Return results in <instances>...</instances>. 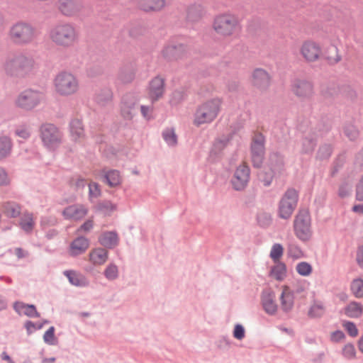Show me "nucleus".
<instances>
[{
    "label": "nucleus",
    "mask_w": 363,
    "mask_h": 363,
    "mask_svg": "<svg viewBox=\"0 0 363 363\" xmlns=\"http://www.w3.org/2000/svg\"><path fill=\"white\" fill-rule=\"evenodd\" d=\"M49 36L57 45L69 48L77 42L79 33L73 23H62L54 26L50 30Z\"/></svg>",
    "instance_id": "nucleus-1"
},
{
    "label": "nucleus",
    "mask_w": 363,
    "mask_h": 363,
    "mask_svg": "<svg viewBox=\"0 0 363 363\" xmlns=\"http://www.w3.org/2000/svg\"><path fill=\"white\" fill-rule=\"evenodd\" d=\"M34 60L22 53L9 57L4 64L6 74L23 78L29 74L34 66Z\"/></svg>",
    "instance_id": "nucleus-2"
},
{
    "label": "nucleus",
    "mask_w": 363,
    "mask_h": 363,
    "mask_svg": "<svg viewBox=\"0 0 363 363\" xmlns=\"http://www.w3.org/2000/svg\"><path fill=\"white\" fill-rule=\"evenodd\" d=\"M9 35L14 44L18 45H27L36 38L37 30L30 23L19 21L11 27Z\"/></svg>",
    "instance_id": "nucleus-3"
},
{
    "label": "nucleus",
    "mask_w": 363,
    "mask_h": 363,
    "mask_svg": "<svg viewBox=\"0 0 363 363\" xmlns=\"http://www.w3.org/2000/svg\"><path fill=\"white\" fill-rule=\"evenodd\" d=\"M221 101L218 98L201 104L194 113V124L199 127L202 124L211 123L217 117Z\"/></svg>",
    "instance_id": "nucleus-4"
},
{
    "label": "nucleus",
    "mask_w": 363,
    "mask_h": 363,
    "mask_svg": "<svg viewBox=\"0 0 363 363\" xmlns=\"http://www.w3.org/2000/svg\"><path fill=\"white\" fill-rule=\"evenodd\" d=\"M298 201V191L294 188H288L278 203L277 216L288 220L295 211Z\"/></svg>",
    "instance_id": "nucleus-5"
},
{
    "label": "nucleus",
    "mask_w": 363,
    "mask_h": 363,
    "mask_svg": "<svg viewBox=\"0 0 363 363\" xmlns=\"http://www.w3.org/2000/svg\"><path fill=\"white\" fill-rule=\"evenodd\" d=\"M294 229L296 237L302 241H308L312 235L311 218L308 209H299L294 220Z\"/></svg>",
    "instance_id": "nucleus-6"
},
{
    "label": "nucleus",
    "mask_w": 363,
    "mask_h": 363,
    "mask_svg": "<svg viewBox=\"0 0 363 363\" xmlns=\"http://www.w3.org/2000/svg\"><path fill=\"white\" fill-rule=\"evenodd\" d=\"M40 136L43 145L49 150H55L62 142V133L52 123H45L40 127Z\"/></svg>",
    "instance_id": "nucleus-7"
},
{
    "label": "nucleus",
    "mask_w": 363,
    "mask_h": 363,
    "mask_svg": "<svg viewBox=\"0 0 363 363\" xmlns=\"http://www.w3.org/2000/svg\"><path fill=\"white\" fill-rule=\"evenodd\" d=\"M55 86L58 94L68 96L77 91L78 81L72 74L62 72L55 77Z\"/></svg>",
    "instance_id": "nucleus-8"
},
{
    "label": "nucleus",
    "mask_w": 363,
    "mask_h": 363,
    "mask_svg": "<svg viewBox=\"0 0 363 363\" xmlns=\"http://www.w3.org/2000/svg\"><path fill=\"white\" fill-rule=\"evenodd\" d=\"M43 98V92L27 89L18 94L16 99V105L23 110L31 111L40 104Z\"/></svg>",
    "instance_id": "nucleus-9"
},
{
    "label": "nucleus",
    "mask_w": 363,
    "mask_h": 363,
    "mask_svg": "<svg viewBox=\"0 0 363 363\" xmlns=\"http://www.w3.org/2000/svg\"><path fill=\"white\" fill-rule=\"evenodd\" d=\"M139 101V96L135 91L127 92L121 97L120 113L124 120L131 121L135 117Z\"/></svg>",
    "instance_id": "nucleus-10"
},
{
    "label": "nucleus",
    "mask_w": 363,
    "mask_h": 363,
    "mask_svg": "<svg viewBox=\"0 0 363 363\" xmlns=\"http://www.w3.org/2000/svg\"><path fill=\"white\" fill-rule=\"evenodd\" d=\"M213 28L220 35H230L240 29V25L235 16L222 14L215 18Z\"/></svg>",
    "instance_id": "nucleus-11"
},
{
    "label": "nucleus",
    "mask_w": 363,
    "mask_h": 363,
    "mask_svg": "<svg viewBox=\"0 0 363 363\" xmlns=\"http://www.w3.org/2000/svg\"><path fill=\"white\" fill-rule=\"evenodd\" d=\"M265 137L259 133L252 140L250 145L251 160L254 167L261 168L265 157Z\"/></svg>",
    "instance_id": "nucleus-12"
},
{
    "label": "nucleus",
    "mask_w": 363,
    "mask_h": 363,
    "mask_svg": "<svg viewBox=\"0 0 363 363\" xmlns=\"http://www.w3.org/2000/svg\"><path fill=\"white\" fill-rule=\"evenodd\" d=\"M186 45L182 38L178 40L172 38L162 50V55L167 61L177 60L186 55Z\"/></svg>",
    "instance_id": "nucleus-13"
},
{
    "label": "nucleus",
    "mask_w": 363,
    "mask_h": 363,
    "mask_svg": "<svg viewBox=\"0 0 363 363\" xmlns=\"http://www.w3.org/2000/svg\"><path fill=\"white\" fill-rule=\"evenodd\" d=\"M250 178V169L247 165H239L230 179L234 190L243 191L247 186Z\"/></svg>",
    "instance_id": "nucleus-14"
},
{
    "label": "nucleus",
    "mask_w": 363,
    "mask_h": 363,
    "mask_svg": "<svg viewBox=\"0 0 363 363\" xmlns=\"http://www.w3.org/2000/svg\"><path fill=\"white\" fill-rule=\"evenodd\" d=\"M291 91L302 99L310 98L313 93V84L308 80L295 78L291 83Z\"/></svg>",
    "instance_id": "nucleus-15"
},
{
    "label": "nucleus",
    "mask_w": 363,
    "mask_h": 363,
    "mask_svg": "<svg viewBox=\"0 0 363 363\" xmlns=\"http://www.w3.org/2000/svg\"><path fill=\"white\" fill-rule=\"evenodd\" d=\"M300 52L307 62H313L320 59V47L311 40L305 41L302 44Z\"/></svg>",
    "instance_id": "nucleus-16"
},
{
    "label": "nucleus",
    "mask_w": 363,
    "mask_h": 363,
    "mask_svg": "<svg viewBox=\"0 0 363 363\" xmlns=\"http://www.w3.org/2000/svg\"><path fill=\"white\" fill-rule=\"evenodd\" d=\"M80 0H58V9L66 16L77 14L82 9Z\"/></svg>",
    "instance_id": "nucleus-17"
},
{
    "label": "nucleus",
    "mask_w": 363,
    "mask_h": 363,
    "mask_svg": "<svg viewBox=\"0 0 363 363\" xmlns=\"http://www.w3.org/2000/svg\"><path fill=\"white\" fill-rule=\"evenodd\" d=\"M164 91V80L163 78L157 76L149 83L148 94L152 101H157L161 98Z\"/></svg>",
    "instance_id": "nucleus-18"
},
{
    "label": "nucleus",
    "mask_w": 363,
    "mask_h": 363,
    "mask_svg": "<svg viewBox=\"0 0 363 363\" xmlns=\"http://www.w3.org/2000/svg\"><path fill=\"white\" fill-rule=\"evenodd\" d=\"M87 209L82 205H70L65 208L62 214L66 220H79L86 214Z\"/></svg>",
    "instance_id": "nucleus-19"
},
{
    "label": "nucleus",
    "mask_w": 363,
    "mask_h": 363,
    "mask_svg": "<svg viewBox=\"0 0 363 363\" xmlns=\"http://www.w3.org/2000/svg\"><path fill=\"white\" fill-rule=\"evenodd\" d=\"M252 84L260 90L267 89L270 84L269 74L263 69H255L252 74Z\"/></svg>",
    "instance_id": "nucleus-20"
},
{
    "label": "nucleus",
    "mask_w": 363,
    "mask_h": 363,
    "mask_svg": "<svg viewBox=\"0 0 363 363\" xmlns=\"http://www.w3.org/2000/svg\"><path fill=\"white\" fill-rule=\"evenodd\" d=\"M261 303L263 309L269 315H274L277 311V305L274 302V294L269 291H263L261 295Z\"/></svg>",
    "instance_id": "nucleus-21"
},
{
    "label": "nucleus",
    "mask_w": 363,
    "mask_h": 363,
    "mask_svg": "<svg viewBox=\"0 0 363 363\" xmlns=\"http://www.w3.org/2000/svg\"><path fill=\"white\" fill-rule=\"evenodd\" d=\"M89 246V240L84 236H79L70 244V255L73 257L82 255L86 252Z\"/></svg>",
    "instance_id": "nucleus-22"
},
{
    "label": "nucleus",
    "mask_w": 363,
    "mask_h": 363,
    "mask_svg": "<svg viewBox=\"0 0 363 363\" xmlns=\"http://www.w3.org/2000/svg\"><path fill=\"white\" fill-rule=\"evenodd\" d=\"M98 241L101 245L108 249H113L118 245L119 239L118 233L114 231H105L99 237Z\"/></svg>",
    "instance_id": "nucleus-23"
},
{
    "label": "nucleus",
    "mask_w": 363,
    "mask_h": 363,
    "mask_svg": "<svg viewBox=\"0 0 363 363\" xmlns=\"http://www.w3.org/2000/svg\"><path fill=\"white\" fill-rule=\"evenodd\" d=\"M63 274L67 278L70 284L77 287H86L89 285L87 278L74 270H65Z\"/></svg>",
    "instance_id": "nucleus-24"
},
{
    "label": "nucleus",
    "mask_w": 363,
    "mask_h": 363,
    "mask_svg": "<svg viewBox=\"0 0 363 363\" xmlns=\"http://www.w3.org/2000/svg\"><path fill=\"white\" fill-rule=\"evenodd\" d=\"M102 182L109 187L114 188L121 184L120 172L116 169H102Z\"/></svg>",
    "instance_id": "nucleus-25"
},
{
    "label": "nucleus",
    "mask_w": 363,
    "mask_h": 363,
    "mask_svg": "<svg viewBox=\"0 0 363 363\" xmlns=\"http://www.w3.org/2000/svg\"><path fill=\"white\" fill-rule=\"evenodd\" d=\"M135 77V68L132 64L123 66L118 72V80L122 84H129L133 81Z\"/></svg>",
    "instance_id": "nucleus-26"
},
{
    "label": "nucleus",
    "mask_w": 363,
    "mask_h": 363,
    "mask_svg": "<svg viewBox=\"0 0 363 363\" xmlns=\"http://www.w3.org/2000/svg\"><path fill=\"white\" fill-rule=\"evenodd\" d=\"M320 58L325 60L330 65H333L339 62L342 57L338 54L337 48L331 44L323 52L320 50Z\"/></svg>",
    "instance_id": "nucleus-27"
},
{
    "label": "nucleus",
    "mask_w": 363,
    "mask_h": 363,
    "mask_svg": "<svg viewBox=\"0 0 363 363\" xmlns=\"http://www.w3.org/2000/svg\"><path fill=\"white\" fill-rule=\"evenodd\" d=\"M138 7L145 11H159L165 6V0H138Z\"/></svg>",
    "instance_id": "nucleus-28"
},
{
    "label": "nucleus",
    "mask_w": 363,
    "mask_h": 363,
    "mask_svg": "<svg viewBox=\"0 0 363 363\" xmlns=\"http://www.w3.org/2000/svg\"><path fill=\"white\" fill-rule=\"evenodd\" d=\"M113 94L108 87H104L99 90L94 96L95 102L101 106H106L113 101Z\"/></svg>",
    "instance_id": "nucleus-29"
},
{
    "label": "nucleus",
    "mask_w": 363,
    "mask_h": 363,
    "mask_svg": "<svg viewBox=\"0 0 363 363\" xmlns=\"http://www.w3.org/2000/svg\"><path fill=\"white\" fill-rule=\"evenodd\" d=\"M108 258V252L103 247H96L92 250L89 253L90 261L94 265L104 264Z\"/></svg>",
    "instance_id": "nucleus-30"
},
{
    "label": "nucleus",
    "mask_w": 363,
    "mask_h": 363,
    "mask_svg": "<svg viewBox=\"0 0 363 363\" xmlns=\"http://www.w3.org/2000/svg\"><path fill=\"white\" fill-rule=\"evenodd\" d=\"M269 166L272 172H281L284 168V157L279 152H273L269 156Z\"/></svg>",
    "instance_id": "nucleus-31"
},
{
    "label": "nucleus",
    "mask_w": 363,
    "mask_h": 363,
    "mask_svg": "<svg viewBox=\"0 0 363 363\" xmlns=\"http://www.w3.org/2000/svg\"><path fill=\"white\" fill-rule=\"evenodd\" d=\"M294 292L289 289H284L280 296L281 306L284 312L290 311L294 303Z\"/></svg>",
    "instance_id": "nucleus-32"
},
{
    "label": "nucleus",
    "mask_w": 363,
    "mask_h": 363,
    "mask_svg": "<svg viewBox=\"0 0 363 363\" xmlns=\"http://www.w3.org/2000/svg\"><path fill=\"white\" fill-rule=\"evenodd\" d=\"M363 313V306L361 303L352 301L345 307V314L351 318H358Z\"/></svg>",
    "instance_id": "nucleus-33"
},
{
    "label": "nucleus",
    "mask_w": 363,
    "mask_h": 363,
    "mask_svg": "<svg viewBox=\"0 0 363 363\" xmlns=\"http://www.w3.org/2000/svg\"><path fill=\"white\" fill-rule=\"evenodd\" d=\"M186 19L190 22L199 21L203 14V7L200 4H192L187 9Z\"/></svg>",
    "instance_id": "nucleus-34"
},
{
    "label": "nucleus",
    "mask_w": 363,
    "mask_h": 363,
    "mask_svg": "<svg viewBox=\"0 0 363 363\" xmlns=\"http://www.w3.org/2000/svg\"><path fill=\"white\" fill-rule=\"evenodd\" d=\"M69 131L74 140H77L84 135V130L80 119H72L69 123Z\"/></svg>",
    "instance_id": "nucleus-35"
},
{
    "label": "nucleus",
    "mask_w": 363,
    "mask_h": 363,
    "mask_svg": "<svg viewBox=\"0 0 363 363\" xmlns=\"http://www.w3.org/2000/svg\"><path fill=\"white\" fill-rule=\"evenodd\" d=\"M286 274V266L282 262H278L272 266L270 269L269 275L273 276L276 280L282 281Z\"/></svg>",
    "instance_id": "nucleus-36"
},
{
    "label": "nucleus",
    "mask_w": 363,
    "mask_h": 363,
    "mask_svg": "<svg viewBox=\"0 0 363 363\" xmlns=\"http://www.w3.org/2000/svg\"><path fill=\"white\" fill-rule=\"evenodd\" d=\"M325 306L321 301H314L311 306L308 315L311 318H320L325 313Z\"/></svg>",
    "instance_id": "nucleus-37"
},
{
    "label": "nucleus",
    "mask_w": 363,
    "mask_h": 363,
    "mask_svg": "<svg viewBox=\"0 0 363 363\" xmlns=\"http://www.w3.org/2000/svg\"><path fill=\"white\" fill-rule=\"evenodd\" d=\"M4 209L6 215L9 218H17L21 213V206L14 201L5 203Z\"/></svg>",
    "instance_id": "nucleus-38"
},
{
    "label": "nucleus",
    "mask_w": 363,
    "mask_h": 363,
    "mask_svg": "<svg viewBox=\"0 0 363 363\" xmlns=\"http://www.w3.org/2000/svg\"><path fill=\"white\" fill-rule=\"evenodd\" d=\"M333 152V146L329 143H324L318 147L316 159L323 161L328 160Z\"/></svg>",
    "instance_id": "nucleus-39"
},
{
    "label": "nucleus",
    "mask_w": 363,
    "mask_h": 363,
    "mask_svg": "<svg viewBox=\"0 0 363 363\" xmlns=\"http://www.w3.org/2000/svg\"><path fill=\"white\" fill-rule=\"evenodd\" d=\"M317 144L315 138L312 135L306 136L302 140V150L303 154H311Z\"/></svg>",
    "instance_id": "nucleus-40"
},
{
    "label": "nucleus",
    "mask_w": 363,
    "mask_h": 363,
    "mask_svg": "<svg viewBox=\"0 0 363 363\" xmlns=\"http://www.w3.org/2000/svg\"><path fill=\"white\" fill-rule=\"evenodd\" d=\"M12 147V143L6 136L0 137V160L10 155Z\"/></svg>",
    "instance_id": "nucleus-41"
},
{
    "label": "nucleus",
    "mask_w": 363,
    "mask_h": 363,
    "mask_svg": "<svg viewBox=\"0 0 363 363\" xmlns=\"http://www.w3.org/2000/svg\"><path fill=\"white\" fill-rule=\"evenodd\" d=\"M345 135L350 141H356L359 136V129L352 123H347L343 127Z\"/></svg>",
    "instance_id": "nucleus-42"
},
{
    "label": "nucleus",
    "mask_w": 363,
    "mask_h": 363,
    "mask_svg": "<svg viewBox=\"0 0 363 363\" xmlns=\"http://www.w3.org/2000/svg\"><path fill=\"white\" fill-rule=\"evenodd\" d=\"M116 209V206L109 200H103L98 202L96 206L97 211L105 214L109 213Z\"/></svg>",
    "instance_id": "nucleus-43"
},
{
    "label": "nucleus",
    "mask_w": 363,
    "mask_h": 363,
    "mask_svg": "<svg viewBox=\"0 0 363 363\" xmlns=\"http://www.w3.org/2000/svg\"><path fill=\"white\" fill-rule=\"evenodd\" d=\"M104 275L108 281L116 279L119 275L117 265L114 263L108 264L104 271Z\"/></svg>",
    "instance_id": "nucleus-44"
},
{
    "label": "nucleus",
    "mask_w": 363,
    "mask_h": 363,
    "mask_svg": "<svg viewBox=\"0 0 363 363\" xmlns=\"http://www.w3.org/2000/svg\"><path fill=\"white\" fill-rule=\"evenodd\" d=\"M162 135L167 145L174 147L177 144V135L174 129L167 128L162 131Z\"/></svg>",
    "instance_id": "nucleus-45"
},
{
    "label": "nucleus",
    "mask_w": 363,
    "mask_h": 363,
    "mask_svg": "<svg viewBox=\"0 0 363 363\" xmlns=\"http://www.w3.org/2000/svg\"><path fill=\"white\" fill-rule=\"evenodd\" d=\"M350 289L356 298L363 297V279L361 278L354 279L351 284Z\"/></svg>",
    "instance_id": "nucleus-46"
},
{
    "label": "nucleus",
    "mask_w": 363,
    "mask_h": 363,
    "mask_svg": "<svg viewBox=\"0 0 363 363\" xmlns=\"http://www.w3.org/2000/svg\"><path fill=\"white\" fill-rule=\"evenodd\" d=\"M257 222L262 228H267L272 222V216L267 212H261L257 215Z\"/></svg>",
    "instance_id": "nucleus-47"
},
{
    "label": "nucleus",
    "mask_w": 363,
    "mask_h": 363,
    "mask_svg": "<svg viewBox=\"0 0 363 363\" xmlns=\"http://www.w3.org/2000/svg\"><path fill=\"white\" fill-rule=\"evenodd\" d=\"M55 328L54 326H50L43 335V340L45 343L48 345H56L57 344V339L55 335Z\"/></svg>",
    "instance_id": "nucleus-48"
},
{
    "label": "nucleus",
    "mask_w": 363,
    "mask_h": 363,
    "mask_svg": "<svg viewBox=\"0 0 363 363\" xmlns=\"http://www.w3.org/2000/svg\"><path fill=\"white\" fill-rule=\"evenodd\" d=\"M356 350L352 343L346 344L342 350V355L347 360H352L356 358Z\"/></svg>",
    "instance_id": "nucleus-49"
},
{
    "label": "nucleus",
    "mask_w": 363,
    "mask_h": 363,
    "mask_svg": "<svg viewBox=\"0 0 363 363\" xmlns=\"http://www.w3.org/2000/svg\"><path fill=\"white\" fill-rule=\"evenodd\" d=\"M297 273L303 277L309 276L313 271V268L311 264L306 262H299L296 267Z\"/></svg>",
    "instance_id": "nucleus-50"
},
{
    "label": "nucleus",
    "mask_w": 363,
    "mask_h": 363,
    "mask_svg": "<svg viewBox=\"0 0 363 363\" xmlns=\"http://www.w3.org/2000/svg\"><path fill=\"white\" fill-rule=\"evenodd\" d=\"M284 247L280 243H274L271 249L269 257L275 262H278L283 255Z\"/></svg>",
    "instance_id": "nucleus-51"
},
{
    "label": "nucleus",
    "mask_w": 363,
    "mask_h": 363,
    "mask_svg": "<svg viewBox=\"0 0 363 363\" xmlns=\"http://www.w3.org/2000/svg\"><path fill=\"white\" fill-rule=\"evenodd\" d=\"M21 308H24L23 313L30 318H39L40 313L33 304L21 303Z\"/></svg>",
    "instance_id": "nucleus-52"
},
{
    "label": "nucleus",
    "mask_w": 363,
    "mask_h": 363,
    "mask_svg": "<svg viewBox=\"0 0 363 363\" xmlns=\"http://www.w3.org/2000/svg\"><path fill=\"white\" fill-rule=\"evenodd\" d=\"M274 174L275 172L272 170H270V172H264L259 176V181L264 186H269L272 183Z\"/></svg>",
    "instance_id": "nucleus-53"
},
{
    "label": "nucleus",
    "mask_w": 363,
    "mask_h": 363,
    "mask_svg": "<svg viewBox=\"0 0 363 363\" xmlns=\"http://www.w3.org/2000/svg\"><path fill=\"white\" fill-rule=\"evenodd\" d=\"M340 91L342 95L346 98L354 101L357 97L356 91L349 85H343L340 88Z\"/></svg>",
    "instance_id": "nucleus-54"
},
{
    "label": "nucleus",
    "mask_w": 363,
    "mask_h": 363,
    "mask_svg": "<svg viewBox=\"0 0 363 363\" xmlns=\"http://www.w3.org/2000/svg\"><path fill=\"white\" fill-rule=\"evenodd\" d=\"M231 137H225L221 139H218L213 143V150L216 152H221L229 143Z\"/></svg>",
    "instance_id": "nucleus-55"
},
{
    "label": "nucleus",
    "mask_w": 363,
    "mask_h": 363,
    "mask_svg": "<svg viewBox=\"0 0 363 363\" xmlns=\"http://www.w3.org/2000/svg\"><path fill=\"white\" fill-rule=\"evenodd\" d=\"M22 230H23L26 233H31L33 227L34 222L32 214H29L26 220H22L19 223Z\"/></svg>",
    "instance_id": "nucleus-56"
},
{
    "label": "nucleus",
    "mask_w": 363,
    "mask_h": 363,
    "mask_svg": "<svg viewBox=\"0 0 363 363\" xmlns=\"http://www.w3.org/2000/svg\"><path fill=\"white\" fill-rule=\"evenodd\" d=\"M101 194L100 185L96 182H93L89 184V199L92 198H98Z\"/></svg>",
    "instance_id": "nucleus-57"
},
{
    "label": "nucleus",
    "mask_w": 363,
    "mask_h": 363,
    "mask_svg": "<svg viewBox=\"0 0 363 363\" xmlns=\"http://www.w3.org/2000/svg\"><path fill=\"white\" fill-rule=\"evenodd\" d=\"M233 336L238 340H242L245 337V329L242 324L237 323L235 325L233 331Z\"/></svg>",
    "instance_id": "nucleus-58"
},
{
    "label": "nucleus",
    "mask_w": 363,
    "mask_h": 363,
    "mask_svg": "<svg viewBox=\"0 0 363 363\" xmlns=\"http://www.w3.org/2000/svg\"><path fill=\"white\" fill-rule=\"evenodd\" d=\"M342 325L351 337H354L357 336L358 329L353 322L345 320L342 323Z\"/></svg>",
    "instance_id": "nucleus-59"
},
{
    "label": "nucleus",
    "mask_w": 363,
    "mask_h": 363,
    "mask_svg": "<svg viewBox=\"0 0 363 363\" xmlns=\"http://www.w3.org/2000/svg\"><path fill=\"white\" fill-rule=\"evenodd\" d=\"M350 188L347 182L342 183L338 188L337 195L341 199H345L350 195Z\"/></svg>",
    "instance_id": "nucleus-60"
},
{
    "label": "nucleus",
    "mask_w": 363,
    "mask_h": 363,
    "mask_svg": "<svg viewBox=\"0 0 363 363\" xmlns=\"http://www.w3.org/2000/svg\"><path fill=\"white\" fill-rule=\"evenodd\" d=\"M355 199L359 201H363V174L359 182L356 184Z\"/></svg>",
    "instance_id": "nucleus-61"
},
{
    "label": "nucleus",
    "mask_w": 363,
    "mask_h": 363,
    "mask_svg": "<svg viewBox=\"0 0 363 363\" xmlns=\"http://www.w3.org/2000/svg\"><path fill=\"white\" fill-rule=\"evenodd\" d=\"M346 337L345 334L340 330L333 332L330 335V341L335 343L340 342Z\"/></svg>",
    "instance_id": "nucleus-62"
},
{
    "label": "nucleus",
    "mask_w": 363,
    "mask_h": 363,
    "mask_svg": "<svg viewBox=\"0 0 363 363\" xmlns=\"http://www.w3.org/2000/svg\"><path fill=\"white\" fill-rule=\"evenodd\" d=\"M356 262L357 265L363 269V242L358 245L356 252Z\"/></svg>",
    "instance_id": "nucleus-63"
},
{
    "label": "nucleus",
    "mask_w": 363,
    "mask_h": 363,
    "mask_svg": "<svg viewBox=\"0 0 363 363\" xmlns=\"http://www.w3.org/2000/svg\"><path fill=\"white\" fill-rule=\"evenodd\" d=\"M56 223L57 220L52 216H44L40 220V225L43 228L47 226L55 225Z\"/></svg>",
    "instance_id": "nucleus-64"
}]
</instances>
